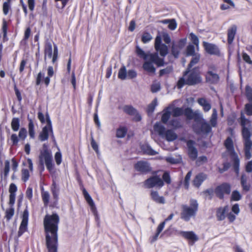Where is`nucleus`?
I'll return each instance as SVG.
<instances>
[{
	"label": "nucleus",
	"mask_w": 252,
	"mask_h": 252,
	"mask_svg": "<svg viewBox=\"0 0 252 252\" xmlns=\"http://www.w3.org/2000/svg\"><path fill=\"white\" fill-rule=\"evenodd\" d=\"M54 72L53 67L52 66H48L47 68V75L48 76L44 78L43 82L46 87H48L50 82V78L54 75Z\"/></svg>",
	"instance_id": "obj_29"
},
{
	"label": "nucleus",
	"mask_w": 252,
	"mask_h": 252,
	"mask_svg": "<svg viewBox=\"0 0 252 252\" xmlns=\"http://www.w3.org/2000/svg\"><path fill=\"white\" fill-rule=\"evenodd\" d=\"M140 149L144 154L148 155L155 156L158 154V152L154 150L148 144L141 145Z\"/></svg>",
	"instance_id": "obj_27"
},
{
	"label": "nucleus",
	"mask_w": 252,
	"mask_h": 252,
	"mask_svg": "<svg viewBox=\"0 0 252 252\" xmlns=\"http://www.w3.org/2000/svg\"><path fill=\"white\" fill-rule=\"evenodd\" d=\"M224 146H225L227 151L228 152L231 159L233 162V167L234 171L238 175L239 173L240 159L237 153L235 152L233 142L230 137H228L224 142Z\"/></svg>",
	"instance_id": "obj_5"
},
{
	"label": "nucleus",
	"mask_w": 252,
	"mask_h": 252,
	"mask_svg": "<svg viewBox=\"0 0 252 252\" xmlns=\"http://www.w3.org/2000/svg\"><path fill=\"white\" fill-rule=\"evenodd\" d=\"M216 68L214 65L209 67V70H208L205 75L206 81L211 84H217L220 81V76L219 74L213 72V70L215 71Z\"/></svg>",
	"instance_id": "obj_13"
},
{
	"label": "nucleus",
	"mask_w": 252,
	"mask_h": 252,
	"mask_svg": "<svg viewBox=\"0 0 252 252\" xmlns=\"http://www.w3.org/2000/svg\"><path fill=\"white\" fill-rule=\"evenodd\" d=\"M154 129L155 131L158 133L159 135L165 137L168 141H173L178 137L177 134L173 130H165L164 126L159 123H156L154 126Z\"/></svg>",
	"instance_id": "obj_7"
},
{
	"label": "nucleus",
	"mask_w": 252,
	"mask_h": 252,
	"mask_svg": "<svg viewBox=\"0 0 252 252\" xmlns=\"http://www.w3.org/2000/svg\"><path fill=\"white\" fill-rule=\"evenodd\" d=\"M186 54L188 56H191L195 55V47L193 45L189 44L186 48Z\"/></svg>",
	"instance_id": "obj_50"
},
{
	"label": "nucleus",
	"mask_w": 252,
	"mask_h": 252,
	"mask_svg": "<svg viewBox=\"0 0 252 252\" xmlns=\"http://www.w3.org/2000/svg\"><path fill=\"white\" fill-rule=\"evenodd\" d=\"M246 171L248 173L252 172V160L249 161L246 165Z\"/></svg>",
	"instance_id": "obj_64"
},
{
	"label": "nucleus",
	"mask_w": 252,
	"mask_h": 252,
	"mask_svg": "<svg viewBox=\"0 0 252 252\" xmlns=\"http://www.w3.org/2000/svg\"><path fill=\"white\" fill-rule=\"evenodd\" d=\"M157 104V100L155 99L152 102L149 104L147 107V112L148 113H152L154 112L155 107Z\"/></svg>",
	"instance_id": "obj_52"
},
{
	"label": "nucleus",
	"mask_w": 252,
	"mask_h": 252,
	"mask_svg": "<svg viewBox=\"0 0 252 252\" xmlns=\"http://www.w3.org/2000/svg\"><path fill=\"white\" fill-rule=\"evenodd\" d=\"M126 70L125 66H122L119 70L118 78L121 80H125L126 78Z\"/></svg>",
	"instance_id": "obj_43"
},
{
	"label": "nucleus",
	"mask_w": 252,
	"mask_h": 252,
	"mask_svg": "<svg viewBox=\"0 0 252 252\" xmlns=\"http://www.w3.org/2000/svg\"><path fill=\"white\" fill-rule=\"evenodd\" d=\"M191 175V172L189 171L185 176V180L184 181V185L185 188L188 189L189 188V181Z\"/></svg>",
	"instance_id": "obj_54"
},
{
	"label": "nucleus",
	"mask_w": 252,
	"mask_h": 252,
	"mask_svg": "<svg viewBox=\"0 0 252 252\" xmlns=\"http://www.w3.org/2000/svg\"><path fill=\"white\" fill-rule=\"evenodd\" d=\"M31 33V29L30 27H28L26 28L25 33L23 39L20 42V46L25 47L27 44V40L29 38Z\"/></svg>",
	"instance_id": "obj_32"
},
{
	"label": "nucleus",
	"mask_w": 252,
	"mask_h": 252,
	"mask_svg": "<svg viewBox=\"0 0 252 252\" xmlns=\"http://www.w3.org/2000/svg\"><path fill=\"white\" fill-rule=\"evenodd\" d=\"M134 168L141 174H147L152 170L150 163L145 160L138 161L134 164Z\"/></svg>",
	"instance_id": "obj_12"
},
{
	"label": "nucleus",
	"mask_w": 252,
	"mask_h": 252,
	"mask_svg": "<svg viewBox=\"0 0 252 252\" xmlns=\"http://www.w3.org/2000/svg\"><path fill=\"white\" fill-rule=\"evenodd\" d=\"M43 146L44 147H46V149H44L43 150L40 152L39 156V165L42 167V169L44 170V162L47 170L49 172H51L54 169V167L52 153L47 148L45 144Z\"/></svg>",
	"instance_id": "obj_6"
},
{
	"label": "nucleus",
	"mask_w": 252,
	"mask_h": 252,
	"mask_svg": "<svg viewBox=\"0 0 252 252\" xmlns=\"http://www.w3.org/2000/svg\"><path fill=\"white\" fill-rule=\"evenodd\" d=\"M150 195L151 199L158 204H163L165 203V198L159 195L158 192L157 190H151Z\"/></svg>",
	"instance_id": "obj_24"
},
{
	"label": "nucleus",
	"mask_w": 252,
	"mask_h": 252,
	"mask_svg": "<svg viewBox=\"0 0 252 252\" xmlns=\"http://www.w3.org/2000/svg\"><path fill=\"white\" fill-rule=\"evenodd\" d=\"M241 195L240 192L237 190H234L232 192L231 196V201H239L241 199Z\"/></svg>",
	"instance_id": "obj_53"
},
{
	"label": "nucleus",
	"mask_w": 252,
	"mask_h": 252,
	"mask_svg": "<svg viewBox=\"0 0 252 252\" xmlns=\"http://www.w3.org/2000/svg\"><path fill=\"white\" fill-rule=\"evenodd\" d=\"M152 39L151 34L147 32H144L141 36V41L143 43H147Z\"/></svg>",
	"instance_id": "obj_41"
},
{
	"label": "nucleus",
	"mask_w": 252,
	"mask_h": 252,
	"mask_svg": "<svg viewBox=\"0 0 252 252\" xmlns=\"http://www.w3.org/2000/svg\"><path fill=\"white\" fill-rule=\"evenodd\" d=\"M201 81L202 78L198 67H194L193 68H187L183 72L182 77L177 81L176 86L178 89H181L185 85L193 86L200 83Z\"/></svg>",
	"instance_id": "obj_2"
},
{
	"label": "nucleus",
	"mask_w": 252,
	"mask_h": 252,
	"mask_svg": "<svg viewBox=\"0 0 252 252\" xmlns=\"http://www.w3.org/2000/svg\"><path fill=\"white\" fill-rule=\"evenodd\" d=\"M179 234L184 239L188 240V244L190 246L193 245L199 240L198 237L192 231H181L179 232Z\"/></svg>",
	"instance_id": "obj_18"
},
{
	"label": "nucleus",
	"mask_w": 252,
	"mask_h": 252,
	"mask_svg": "<svg viewBox=\"0 0 252 252\" xmlns=\"http://www.w3.org/2000/svg\"><path fill=\"white\" fill-rule=\"evenodd\" d=\"M189 38L192 43L198 48L199 47V39L198 37L193 33L189 34Z\"/></svg>",
	"instance_id": "obj_51"
},
{
	"label": "nucleus",
	"mask_w": 252,
	"mask_h": 252,
	"mask_svg": "<svg viewBox=\"0 0 252 252\" xmlns=\"http://www.w3.org/2000/svg\"><path fill=\"white\" fill-rule=\"evenodd\" d=\"M194 141L192 140H189L187 142L188 148V155L192 160L196 159L198 155L197 150L194 146Z\"/></svg>",
	"instance_id": "obj_20"
},
{
	"label": "nucleus",
	"mask_w": 252,
	"mask_h": 252,
	"mask_svg": "<svg viewBox=\"0 0 252 252\" xmlns=\"http://www.w3.org/2000/svg\"><path fill=\"white\" fill-rule=\"evenodd\" d=\"M217 118H218V114L217 111L216 109H213V113L212 114L210 123L211 124V127H216L217 125Z\"/></svg>",
	"instance_id": "obj_37"
},
{
	"label": "nucleus",
	"mask_w": 252,
	"mask_h": 252,
	"mask_svg": "<svg viewBox=\"0 0 252 252\" xmlns=\"http://www.w3.org/2000/svg\"><path fill=\"white\" fill-rule=\"evenodd\" d=\"M186 44L185 39H181L176 43H173L171 46V54L175 58H178L181 51L184 47Z\"/></svg>",
	"instance_id": "obj_19"
},
{
	"label": "nucleus",
	"mask_w": 252,
	"mask_h": 252,
	"mask_svg": "<svg viewBox=\"0 0 252 252\" xmlns=\"http://www.w3.org/2000/svg\"><path fill=\"white\" fill-rule=\"evenodd\" d=\"M246 96L249 103L245 105V110L248 116H252V88L247 85L245 88Z\"/></svg>",
	"instance_id": "obj_15"
},
{
	"label": "nucleus",
	"mask_w": 252,
	"mask_h": 252,
	"mask_svg": "<svg viewBox=\"0 0 252 252\" xmlns=\"http://www.w3.org/2000/svg\"><path fill=\"white\" fill-rule=\"evenodd\" d=\"M184 109L182 108L175 107L172 111V115L174 117H179L183 115Z\"/></svg>",
	"instance_id": "obj_46"
},
{
	"label": "nucleus",
	"mask_w": 252,
	"mask_h": 252,
	"mask_svg": "<svg viewBox=\"0 0 252 252\" xmlns=\"http://www.w3.org/2000/svg\"><path fill=\"white\" fill-rule=\"evenodd\" d=\"M127 132V128L126 126H120L116 130V137L122 138L125 137Z\"/></svg>",
	"instance_id": "obj_33"
},
{
	"label": "nucleus",
	"mask_w": 252,
	"mask_h": 252,
	"mask_svg": "<svg viewBox=\"0 0 252 252\" xmlns=\"http://www.w3.org/2000/svg\"><path fill=\"white\" fill-rule=\"evenodd\" d=\"M236 121V115L232 114L229 115L227 119V124L229 126H233Z\"/></svg>",
	"instance_id": "obj_58"
},
{
	"label": "nucleus",
	"mask_w": 252,
	"mask_h": 252,
	"mask_svg": "<svg viewBox=\"0 0 252 252\" xmlns=\"http://www.w3.org/2000/svg\"><path fill=\"white\" fill-rule=\"evenodd\" d=\"M173 71V67L172 66H168L165 68L160 69L159 71V77L163 76H168Z\"/></svg>",
	"instance_id": "obj_40"
},
{
	"label": "nucleus",
	"mask_w": 252,
	"mask_h": 252,
	"mask_svg": "<svg viewBox=\"0 0 252 252\" xmlns=\"http://www.w3.org/2000/svg\"><path fill=\"white\" fill-rule=\"evenodd\" d=\"M82 191L84 197L86 201L87 202V203H88V204H93V203H94V202L93 199L92 198L91 196L90 195L89 193L87 192V191L84 188H83Z\"/></svg>",
	"instance_id": "obj_47"
},
{
	"label": "nucleus",
	"mask_w": 252,
	"mask_h": 252,
	"mask_svg": "<svg viewBox=\"0 0 252 252\" xmlns=\"http://www.w3.org/2000/svg\"><path fill=\"white\" fill-rule=\"evenodd\" d=\"M21 218L22 221L18 232V237H20L24 233L28 230L29 211L27 208H26L23 211Z\"/></svg>",
	"instance_id": "obj_16"
},
{
	"label": "nucleus",
	"mask_w": 252,
	"mask_h": 252,
	"mask_svg": "<svg viewBox=\"0 0 252 252\" xmlns=\"http://www.w3.org/2000/svg\"><path fill=\"white\" fill-rule=\"evenodd\" d=\"M237 27L235 25H232L227 31V43L231 45L234 41L237 33Z\"/></svg>",
	"instance_id": "obj_22"
},
{
	"label": "nucleus",
	"mask_w": 252,
	"mask_h": 252,
	"mask_svg": "<svg viewBox=\"0 0 252 252\" xmlns=\"http://www.w3.org/2000/svg\"><path fill=\"white\" fill-rule=\"evenodd\" d=\"M55 159L57 165H60L62 161V154L60 152H58L55 154Z\"/></svg>",
	"instance_id": "obj_60"
},
{
	"label": "nucleus",
	"mask_w": 252,
	"mask_h": 252,
	"mask_svg": "<svg viewBox=\"0 0 252 252\" xmlns=\"http://www.w3.org/2000/svg\"><path fill=\"white\" fill-rule=\"evenodd\" d=\"M52 63H54L58 59V48L57 45H54V51L52 56Z\"/></svg>",
	"instance_id": "obj_56"
},
{
	"label": "nucleus",
	"mask_w": 252,
	"mask_h": 252,
	"mask_svg": "<svg viewBox=\"0 0 252 252\" xmlns=\"http://www.w3.org/2000/svg\"><path fill=\"white\" fill-rule=\"evenodd\" d=\"M30 173L27 169H23L22 170V179L24 182H27L29 178Z\"/></svg>",
	"instance_id": "obj_55"
},
{
	"label": "nucleus",
	"mask_w": 252,
	"mask_h": 252,
	"mask_svg": "<svg viewBox=\"0 0 252 252\" xmlns=\"http://www.w3.org/2000/svg\"><path fill=\"white\" fill-rule=\"evenodd\" d=\"M197 102L200 105L202 106L204 112H208L211 109V104L205 98H199L197 99Z\"/></svg>",
	"instance_id": "obj_28"
},
{
	"label": "nucleus",
	"mask_w": 252,
	"mask_h": 252,
	"mask_svg": "<svg viewBox=\"0 0 252 252\" xmlns=\"http://www.w3.org/2000/svg\"><path fill=\"white\" fill-rule=\"evenodd\" d=\"M10 192L9 204L12 206L15 202V192L16 191V186L14 184H11L9 189Z\"/></svg>",
	"instance_id": "obj_30"
},
{
	"label": "nucleus",
	"mask_w": 252,
	"mask_h": 252,
	"mask_svg": "<svg viewBox=\"0 0 252 252\" xmlns=\"http://www.w3.org/2000/svg\"><path fill=\"white\" fill-rule=\"evenodd\" d=\"M194 130L196 133H209L212 130L211 126L204 120L201 123V126L200 128H196L194 127Z\"/></svg>",
	"instance_id": "obj_23"
},
{
	"label": "nucleus",
	"mask_w": 252,
	"mask_h": 252,
	"mask_svg": "<svg viewBox=\"0 0 252 252\" xmlns=\"http://www.w3.org/2000/svg\"><path fill=\"white\" fill-rule=\"evenodd\" d=\"M44 60H46V57L51 58L52 56V45L50 41L47 40L45 43L44 48Z\"/></svg>",
	"instance_id": "obj_25"
},
{
	"label": "nucleus",
	"mask_w": 252,
	"mask_h": 252,
	"mask_svg": "<svg viewBox=\"0 0 252 252\" xmlns=\"http://www.w3.org/2000/svg\"><path fill=\"white\" fill-rule=\"evenodd\" d=\"M203 47L205 51L210 55L220 56V51L219 47L215 44L209 43L206 41L202 42Z\"/></svg>",
	"instance_id": "obj_17"
},
{
	"label": "nucleus",
	"mask_w": 252,
	"mask_h": 252,
	"mask_svg": "<svg viewBox=\"0 0 252 252\" xmlns=\"http://www.w3.org/2000/svg\"><path fill=\"white\" fill-rule=\"evenodd\" d=\"M168 109V108H167ZM171 113L170 111L168 110H165V111L163 113L161 116V122L164 124H166L170 117Z\"/></svg>",
	"instance_id": "obj_42"
},
{
	"label": "nucleus",
	"mask_w": 252,
	"mask_h": 252,
	"mask_svg": "<svg viewBox=\"0 0 252 252\" xmlns=\"http://www.w3.org/2000/svg\"><path fill=\"white\" fill-rule=\"evenodd\" d=\"M168 125L174 129H176L180 127L181 126L180 122L177 119H173L169 121Z\"/></svg>",
	"instance_id": "obj_44"
},
{
	"label": "nucleus",
	"mask_w": 252,
	"mask_h": 252,
	"mask_svg": "<svg viewBox=\"0 0 252 252\" xmlns=\"http://www.w3.org/2000/svg\"><path fill=\"white\" fill-rule=\"evenodd\" d=\"M136 53L138 57L143 58L145 60H148V59L149 58V54H146L139 46H136Z\"/></svg>",
	"instance_id": "obj_39"
},
{
	"label": "nucleus",
	"mask_w": 252,
	"mask_h": 252,
	"mask_svg": "<svg viewBox=\"0 0 252 252\" xmlns=\"http://www.w3.org/2000/svg\"><path fill=\"white\" fill-rule=\"evenodd\" d=\"M137 72L133 69L128 70L127 72V78L128 79H133L137 76Z\"/></svg>",
	"instance_id": "obj_61"
},
{
	"label": "nucleus",
	"mask_w": 252,
	"mask_h": 252,
	"mask_svg": "<svg viewBox=\"0 0 252 252\" xmlns=\"http://www.w3.org/2000/svg\"><path fill=\"white\" fill-rule=\"evenodd\" d=\"M161 179L163 181L164 183H165L168 185L171 183V179L170 173L168 171H165L162 176V178Z\"/></svg>",
	"instance_id": "obj_45"
},
{
	"label": "nucleus",
	"mask_w": 252,
	"mask_h": 252,
	"mask_svg": "<svg viewBox=\"0 0 252 252\" xmlns=\"http://www.w3.org/2000/svg\"><path fill=\"white\" fill-rule=\"evenodd\" d=\"M123 110L126 114L133 116L132 120L138 122L141 120L142 118L138 111L131 105H125L123 107Z\"/></svg>",
	"instance_id": "obj_14"
},
{
	"label": "nucleus",
	"mask_w": 252,
	"mask_h": 252,
	"mask_svg": "<svg viewBox=\"0 0 252 252\" xmlns=\"http://www.w3.org/2000/svg\"><path fill=\"white\" fill-rule=\"evenodd\" d=\"M41 197L44 207H47L49 203L50 194L47 191H41Z\"/></svg>",
	"instance_id": "obj_38"
},
{
	"label": "nucleus",
	"mask_w": 252,
	"mask_h": 252,
	"mask_svg": "<svg viewBox=\"0 0 252 252\" xmlns=\"http://www.w3.org/2000/svg\"><path fill=\"white\" fill-rule=\"evenodd\" d=\"M59 222L60 218L56 213L46 215L44 218L43 225L48 252H58Z\"/></svg>",
	"instance_id": "obj_1"
},
{
	"label": "nucleus",
	"mask_w": 252,
	"mask_h": 252,
	"mask_svg": "<svg viewBox=\"0 0 252 252\" xmlns=\"http://www.w3.org/2000/svg\"><path fill=\"white\" fill-rule=\"evenodd\" d=\"M163 24H168V28L171 30H174L177 28V23L175 19H165L162 21Z\"/></svg>",
	"instance_id": "obj_36"
},
{
	"label": "nucleus",
	"mask_w": 252,
	"mask_h": 252,
	"mask_svg": "<svg viewBox=\"0 0 252 252\" xmlns=\"http://www.w3.org/2000/svg\"><path fill=\"white\" fill-rule=\"evenodd\" d=\"M157 52H158L161 57H165L168 53V48L165 44H162L161 46L155 48Z\"/></svg>",
	"instance_id": "obj_31"
},
{
	"label": "nucleus",
	"mask_w": 252,
	"mask_h": 252,
	"mask_svg": "<svg viewBox=\"0 0 252 252\" xmlns=\"http://www.w3.org/2000/svg\"><path fill=\"white\" fill-rule=\"evenodd\" d=\"M163 43L161 42V37L160 35H157L155 41V48L161 46Z\"/></svg>",
	"instance_id": "obj_63"
},
{
	"label": "nucleus",
	"mask_w": 252,
	"mask_h": 252,
	"mask_svg": "<svg viewBox=\"0 0 252 252\" xmlns=\"http://www.w3.org/2000/svg\"><path fill=\"white\" fill-rule=\"evenodd\" d=\"M27 131L26 129L25 128H22L19 132L18 136H17V143L18 142V139L24 140L27 137Z\"/></svg>",
	"instance_id": "obj_48"
},
{
	"label": "nucleus",
	"mask_w": 252,
	"mask_h": 252,
	"mask_svg": "<svg viewBox=\"0 0 252 252\" xmlns=\"http://www.w3.org/2000/svg\"><path fill=\"white\" fill-rule=\"evenodd\" d=\"M14 209L12 207L7 209L6 211V217L9 220L14 215Z\"/></svg>",
	"instance_id": "obj_62"
},
{
	"label": "nucleus",
	"mask_w": 252,
	"mask_h": 252,
	"mask_svg": "<svg viewBox=\"0 0 252 252\" xmlns=\"http://www.w3.org/2000/svg\"><path fill=\"white\" fill-rule=\"evenodd\" d=\"M230 166V164L228 162H225L223 163V167L222 168H219V172L220 173H222L227 171Z\"/></svg>",
	"instance_id": "obj_59"
},
{
	"label": "nucleus",
	"mask_w": 252,
	"mask_h": 252,
	"mask_svg": "<svg viewBox=\"0 0 252 252\" xmlns=\"http://www.w3.org/2000/svg\"><path fill=\"white\" fill-rule=\"evenodd\" d=\"M28 129L30 138L33 139L35 137L34 126L32 120L29 119Z\"/></svg>",
	"instance_id": "obj_35"
},
{
	"label": "nucleus",
	"mask_w": 252,
	"mask_h": 252,
	"mask_svg": "<svg viewBox=\"0 0 252 252\" xmlns=\"http://www.w3.org/2000/svg\"><path fill=\"white\" fill-rule=\"evenodd\" d=\"M198 203L197 201L191 199L189 201V205H182L181 212V218L185 221H189L191 218H195L198 210Z\"/></svg>",
	"instance_id": "obj_3"
},
{
	"label": "nucleus",
	"mask_w": 252,
	"mask_h": 252,
	"mask_svg": "<svg viewBox=\"0 0 252 252\" xmlns=\"http://www.w3.org/2000/svg\"><path fill=\"white\" fill-rule=\"evenodd\" d=\"M144 186L147 189L156 188L160 189L164 186L163 181L158 175L150 177L143 182Z\"/></svg>",
	"instance_id": "obj_10"
},
{
	"label": "nucleus",
	"mask_w": 252,
	"mask_h": 252,
	"mask_svg": "<svg viewBox=\"0 0 252 252\" xmlns=\"http://www.w3.org/2000/svg\"><path fill=\"white\" fill-rule=\"evenodd\" d=\"M242 56L243 61L247 63L252 65V60L251 59L250 56L245 52H243Z\"/></svg>",
	"instance_id": "obj_57"
},
{
	"label": "nucleus",
	"mask_w": 252,
	"mask_h": 252,
	"mask_svg": "<svg viewBox=\"0 0 252 252\" xmlns=\"http://www.w3.org/2000/svg\"><path fill=\"white\" fill-rule=\"evenodd\" d=\"M241 184L244 190L246 191L249 190L250 187V185L247 184V179L244 175L241 176Z\"/></svg>",
	"instance_id": "obj_49"
},
{
	"label": "nucleus",
	"mask_w": 252,
	"mask_h": 252,
	"mask_svg": "<svg viewBox=\"0 0 252 252\" xmlns=\"http://www.w3.org/2000/svg\"><path fill=\"white\" fill-rule=\"evenodd\" d=\"M207 178L206 174L201 173L195 177L193 181V184L196 187H199L203 182Z\"/></svg>",
	"instance_id": "obj_26"
},
{
	"label": "nucleus",
	"mask_w": 252,
	"mask_h": 252,
	"mask_svg": "<svg viewBox=\"0 0 252 252\" xmlns=\"http://www.w3.org/2000/svg\"><path fill=\"white\" fill-rule=\"evenodd\" d=\"M184 115L188 120L194 119L195 121L198 122L201 119L200 115L196 112H194L191 108L187 107L183 111Z\"/></svg>",
	"instance_id": "obj_21"
},
{
	"label": "nucleus",
	"mask_w": 252,
	"mask_h": 252,
	"mask_svg": "<svg viewBox=\"0 0 252 252\" xmlns=\"http://www.w3.org/2000/svg\"><path fill=\"white\" fill-rule=\"evenodd\" d=\"M229 208L227 205L220 207L216 210V217L219 221L223 220L227 217L229 223H232L236 219V216L231 212L227 213Z\"/></svg>",
	"instance_id": "obj_8"
},
{
	"label": "nucleus",
	"mask_w": 252,
	"mask_h": 252,
	"mask_svg": "<svg viewBox=\"0 0 252 252\" xmlns=\"http://www.w3.org/2000/svg\"><path fill=\"white\" fill-rule=\"evenodd\" d=\"M46 120L47 125L42 128L39 135V139L41 141H44L48 140L50 133L51 134L52 136L54 137L52 123L48 114L46 115Z\"/></svg>",
	"instance_id": "obj_11"
},
{
	"label": "nucleus",
	"mask_w": 252,
	"mask_h": 252,
	"mask_svg": "<svg viewBox=\"0 0 252 252\" xmlns=\"http://www.w3.org/2000/svg\"><path fill=\"white\" fill-rule=\"evenodd\" d=\"M191 56L192 57V59L187 66V68H193V66L197 64L199 62L200 59V55L198 53Z\"/></svg>",
	"instance_id": "obj_34"
},
{
	"label": "nucleus",
	"mask_w": 252,
	"mask_h": 252,
	"mask_svg": "<svg viewBox=\"0 0 252 252\" xmlns=\"http://www.w3.org/2000/svg\"><path fill=\"white\" fill-rule=\"evenodd\" d=\"M231 191V185L226 182L222 183L217 186L214 189L216 196L220 200H223L224 195H229Z\"/></svg>",
	"instance_id": "obj_9"
},
{
	"label": "nucleus",
	"mask_w": 252,
	"mask_h": 252,
	"mask_svg": "<svg viewBox=\"0 0 252 252\" xmlns=\"http://www.w3.org/2000/svg\"><path fill=\"white\" fill-rule=\"evenodd\" d=\"M148 61H145L143 64V68L149 73H155L156 68L153 63L158 67L163 66L167 63H165L164 59L159 57L158 53L149 54Z\"/></svg>",
	"instance_id": "obj_4"
}]
</instances>
